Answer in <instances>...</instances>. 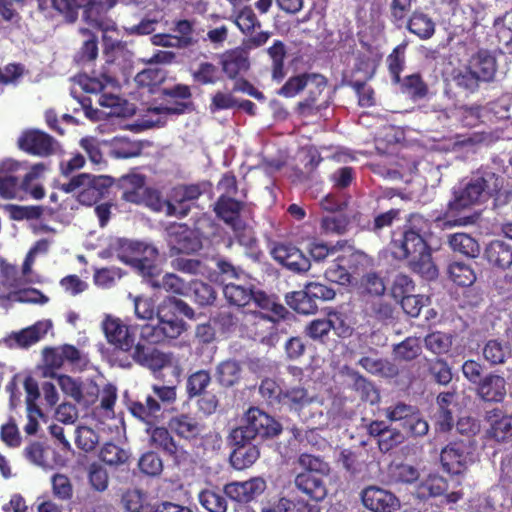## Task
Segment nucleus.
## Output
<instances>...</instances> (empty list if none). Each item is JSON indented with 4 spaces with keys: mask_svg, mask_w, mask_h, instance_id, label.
Here are the masks:
<instances>
[{
    "mask_svg": "<svg viewBox=\"0 0 512 512\" xmlns=\"http://www.w3.org/2000/svg\"><path fill=\"white\" fill-rule=\"evenodd\" d=\"M504 178L488 167H482L473 173L469 181L455 189L454 198L449 202V210L459 211L475 204H480L495 197L496 203H503L502 193Z\"/></svg>",
    "mask_w": 512,
    "mask_h": 512,
    "instance_id": "1",
    "label": "nucleus"
},
{
    "mask_svg": "<svg viewBox=\"0 0 512 512\" xmlns=\"http://www.w3.org/2000/svg\"><path fill=\"white\" fill-rule=\"evenodd\" d=\"M393 256L398 260H406L414 272L427 279L437 277L438 270L431 257V250L423 236L416 230H404L391 243Z\"/></svg>",
    "mask_w": 512,
    "mask_h": 512,
    "instance_id": "2",
    "label": "nucleus"
},
{
    "mask_svg": "<svg viewBox=\"0 0 512 512\" xmlns=\"http://www.w3.org/2000/svg\"><path fill=\"white\" fill-rule=\"evenodd\" d=\"M281 425L270 415L256 407L245 413L242 424L230 433L232 444H249L251 441L263 440L277 436Z\"/></svg>",
    "mask_w": 512,
    "mask_h": 512,
    "instance_id": "3",
    "label": "nucleus"
},
{
    "mask_svg": "<svg viewBox=\"0 0 512 512\" xmlns=\"http://www.w3.org/2000/svg\"><path fill=\"white\" fill-rule=\"evenodd\" d=\"M281 405L297 413L303 421L311 425L323 426L328 422L322 400L316 395H310L302 386L286 389L281 396Z\"/></svg>",
    "mask_w": 512,
    "mask_h": 512,
    "instance_id": "4",
    "label": "nucleus"
},
{
    "mask_svg": "<svg viewBox=\"0 0 512 512\" xmlns=\"http://www.w3.org/2000/svg\"><path fill=\"white\" fill-rule=\"evenodd\" d=\"M306 87L309 89V96L298 103V112L304 116L312 115L319 110L316 105L317 97L326 87V79L320 74L304 73L289 78L281 87L278 94L291 98L299 94Z\"/></svg>",
    "mask_w": 512,
    "mask_h": 512,
    "instance_id": "5",
    "label": "nucleus"
},
{
    "mask_svg": "<svg viewBox=\"0 0 512 512\" xmlns=\"http://www.w3.org/2000/svg\"><path fill=\"white\" fill-rule=\"evenodd\" d=\"M117 257L122 262L136 268L141 274L152 276L157 249L144 242L121 240Z\"/></svg>",
    "mask_w": 512,
    "mask_h": 512,
    "instance_id": "6",
    "label": "nucleus"
},
{
    "mask_svg": "<svg viewBox=\"0 0 512 512\" xmlns=\"http://www.w3.org/2000/svg\"><path fill=\"white\" fill-rule=\"evenodd\" d=\"M79 82L82 88L88 93H102L99 98V104L101 106L116 107L119 105V97L112 93L104 92L106 89L114 90L118 87L114 69L104 68L99 75L81 77Z\"/></svg>",
    "mask_w": 512,
    "mask_h": 512,
    "instance_id": "7",
    "label": "nucleus"
},
{
    "mask_svg": "<svg viewBox=\"0 0 512 512\" xmlns=\"http://www.w3.org/2000/svg\"><path fill=\"white\" fill-rule=\"evenodd\" d=\"M244 325L248 335L262 344L272 347L278 342V330L275 319L263 312H247Z\"/></svg>",
    "mask_w": 512,
    "mask_h": 512,
    "instance_id": "8",
    "label": "nucleus"
},
{
    "mask_svg": "<svg viewBox=\"0 0 512 512\" xmlns=\"http://www.w3.org/2000/svg\"><path fill=\"white\" fill-rule=\"evenodd\" d=\"M166 241L171 255L191 254L201 249L202 243L195 231L185 224H173L166 229Z\"/></svg>",
    "mask_w": 512,
    "mask_h": 512,
    "instance_id": "9",
    "label": "nucleus"
},
{
    "mask_svg": "<svg viewBox=\"0 0 512 512\" xmlns=\"http://www.w3.org/2000/svg\"><path fill=\"white\" fill-rule=\"evenodd\" d=\"M18 146L21 150L40 157L53 155L60 150L58 141L38 129L24 131L18 139Z\"/></svg>",
    "mask_w": 512,
    "mask_h": 512,
    "instance_id": "10",
    "label": "nucleus"
},
{
    "mask_svg": "<svg viewBox=\"0 0 512 512\" xmlns=\"http://www.w3.org/2000/svg\"><path fill=\"white\" fill-rule=\"evenodd\" d=\"M101 327L109 344L124 352L132 350L135 332L131 326L125 324L120 318L106 315Z\"/></svg>",
    "mask_w": 512,
    "mask_h": 512,
    "instance_id": "11",
    "label": "nucleus"
},
{
    "mask_svg": "<svg viewBox=\"0 0 512 512\" xmlns=\"http://www.w3.org/2000/svg\"><path fill=\"white\" fill-rule=\"evenodd\" d=\"M440 461L447 473L461 475L466 471L472 459L464 443L453 442L442 449Z\"/></svg>",
    "mask_w": 512,
    "mask_h": 512,
    "instance_id": "12",
    "label": "nucleus"
},
{
    "mask_svg": "<svg viewBox=\"0 0 512 512\" xmlns=\"http://www.w3.org/2000/svg\"><path fill=\"white\" fill-rule=\"evenodd\" d=\"M266 489V481L262 477H253L246 481H234L224 486L223 492L233 501L249 503L260 496Z\"/></svg>",
    "mask_w": 512,
    "mask_h": 512,
    "instance_id": "13",
    "label": "nucleus"
},
{
    "mask_svg": "<svg viewBox=\"0 0 512 512\" xmlns=\"http://www.w3.org/2000/svg\"><path fill=\"white\" fill-rule=\"evenodd\" d=\"M484 420L488 425L486 435L489 439L499 443L512 440V415L494 408L485 413Z\"/></svg>",
    "mask_w": 512,
    "mask_h": 512,
    "instance_id": "14",
    "label": "nucleus"
},
{
    "mask_svg": "<svg viewBox=\"0 0 512 512\" xmlns=\"http://www.w3.org/2000/svg\"><path fill=\"white\" fill-rule=\"evenodd\" d=\"M361 499L364 506L374 512H394L400 507V501L393 493L377 486L365 488Z\"/></svg>",
    "mask_w": 512,
    "mask_h": 512,
    "instance_id": "15",
    "label": "nucleus"
},
{
    "mask_svg": "<svg viewBox=\"0 0 512 512\" xmlns=\"http://www.w3.org/2000/svg\"><path fill=\"white\" fill-rule=\"evenodd\" d=\"M131 352L132 359L139 365L151 370H161L172 363V354L160 351L157 348L146 346L141 341L134 346Z\"/></svg>",
    "mask_w": 512,
    "mask_h": 512,
    "instance_id": "16",
    "label": "nucleus"
},
{
    "mask_svg": "<svg viewBox=\"0 0 512 512\" xmlns=\"http://www.w3.org/2000/svg\"><path fill=\"white\" fill-rule=\"evenodd\" d=\"M272 257L281 265L297 273L309 270L310 260L296 247L277 244L271 251Z\"/></svg>",
    "mask_w": 512,
    "mask_h": 512,
    "instance_id": "17",
    "label": "nucleus"
},
{
    "mask_svg": "<svg viewBox=\"0 0 512 512\" xmlns=\"http://www.w3.org/2000/svg\"><path fill=\"white\" fill-rule=\"evenodd\" d=\"M87 179L81 183L77 199L79 203L87 206L95 204L111 186L112 180L108 176H94L86 173Z\"/></svg>",
    "mask_w": 512,
    "mask_h": 512,
    "instance_id": "18",
    "label": "nucleus"
},
{
    "mask_svg": "<svg viewBox=\"0 0 512 512\" xmlns=\"http://www.w3.org/2000/svg\"><path fill=\"white\" fill-rule=\"evenodd\" d=\"M220 65L228 78L235 79L250 68L248 51L241 47L227 50L220 55Z\"/></svg>",
    "mask_w": 512,
    "mask_h": 512,
    "instance_id": "19",
    "label": "nucleus"
},
{
    "mask_svg": "<svg viewBox=\"0 0 512 512\" xmlns=\"http://www.w3.org/2000/svg\"><path fill=\"white\" fill-rule=\"evenodd\" d=\"M151 441L155 446L171 456L177 464L185 463L189 460V453L176 444L166 428H153L151 431Z\"/></svg>",
    "mask_w": 512,
    "mask_h": 512,
    "instance_id": "20",
    "label": "nucleus"
},
{
    "mask_svg": "<svg viewBox=\"0 0 512 512\" xmlns=\"http://www.w3.org/2000/svg\"><path fill=\"white\" fill-rule=\"evenodd\" d=\"M131 414L148 425L147 432L156 424L162 415L161 404L152 395L145 401H134L129 405Z\"/></svg>",
    "mask_w": 512,
    "mask_h": 512,
    "instance_id": "21",
    "label": "nucleus"
},
{
    "mask_svg": "<svg viewBox=\"0 0 512 512\" xmlns=\"http://www.w3.org/2000/svg\"><path fill=\"white\" fill-rule=\"evenodd\" d=\"M326 475L303 472L296 476L295 485L303 493L315 501L323 500L327 495L324 481Z\"/></svg>",
    "mask_w": 512,
    "mask_h": 512,
    "instance_id": "22",
    "label": "nucleus"
},
{
    "mask_svg": "<svg viewBox=\"0 0 512 512\" xmlns=\"http://www.w3.org/2000/svg\"><path fill=\"white\" fill-rule=\"evenodd\" d=\"M506 380L496 374H489L478 384L477 394L488 402H502L506 396Z\"/></svg>",
    "mask_w": 512,
    "mask_h": 512,
    "instance_id": "23",
    "label": "nucleus"
},
{
    "mask_svg": "<svg viewBox=\"0 0 512 512\" xmlns=\"http://www.w3.org/2000/svg\"><path fill=\"white\" fill-rule=\"evenodd\" d=\"M51 328L52 322L50 320L38 321L32 326L12 333L10 339L13 340L18 347L27 348L43 339Z\"/></svg>",
    "mask_w": 512,
    "mask_h": 512,
    "instance_id": "24",
    "label": "nucleus"
},
{
    "mask_svg": "<svg viewBox=\"0 0 512 512\" xmlns=\"http://www.w3.org/2000/svg\"><path fill=\"white\" fill-rule=\"evenodd\" d=\"M202 192L199 184L178 185L171 190L169 198L175 210L184 209L186 216L191 209V202L198 199Z\"/></svg>",
    "mask_w": 512,
    "mask_h": 512,
    "instance_id": "25",
    "label": "nucleus"
},
{
    "mask_svg": "<svg viewBox=\"0 0 512 512\" xmlns=\"http://www.w3.org/2000/svg\"><path fill=\"white\" fill-rule=\"evenodd\" d=\"M231 228L235 240L245 248L247 255L254 260L259 259L261 251L253 228L243 221L234 222Z\"/></svg>",
    "mask_w": 512,
    "mask_h": 512,
    "instance_id": "26",
    "label": "nucleus"
},
{
    "mask_svg": "<svg viewBox=\"0 0 512 512\" xmlns=\"http://www.w3.org/2000/svg\"><path fill=\"white\" fill-rule=\"evenodd\" d=\"M102 0H84L83 4L78 7L85 6V19L93 27L104 32L115 30V22L110 18L102 15L100 11L103 9Z\"/></svg>",
    "mask_w": 512,
    "mask_h": 512,
    "instance_id": "27",
    "label": "nucleus"
},
{
    "mask_svg": "<svg viewBox=\"0 0 512 512\" xmlns=\"http://www.w3.org/2000/svg\"><path fill=\"white\" fill-rule=\"evenodd\" d=\"M169 428L184 439L196 438L203 431L202 424L195 417L187 414L172 417L169 421Z\"/></svg>",
    "mask_w": 512,
    "mask_h": 512,
    "instance_id": "28",
    "label": "nucleus"
},
{
    "mask_svg": "<svg viewBox=\"0 0 512 512\" xmlns=\"http://www.w3.org/2000/svg\"><path fill=\"white\" fill-rule=\"evenodd\" d=\"M340 251H342L340 260L345 261L348 270H350V276L352 274H359L373 266V259L370 256L361 250L355 249L347 241L344 248L340 249Z\"/></svg>",
    "mask_w": 512,
    "mask_h": 512,
    "instance_id": "29",
    "label": "nucleus"
},
{
    "mask_svg": "<svg viewBox=\"0 0 512 512\" xmlns=\"http://www.w3.org/2000/svg\"><path fill=\"white\" fill-rule=\"evenodd\" d=\"M485 257L491 265L507 269L512 265V245L502 240H494L486 247Z\"/></svg>",
    "mask_w": 512,
    "mask_h": 512,
    "instance_id": "30",
    "label": "nucleus"
},
{
    "mask_svg": "<svg viewBox=\"0 0 512 512\" xmlns=\"http://www.w3.org/2000/svg\"><path fill=\"white\" fill-rule=\"evenodd\" d=\"M19 164L6 160L0 164V196L6 199L15 198L18 193V179L11 172L18 169Z\"/></svg>",
    "mask_w": 512,
    "mask_h": 512,
    "instance_id": "31",
    "label": "nucleus"
},
{
    "mask_svg": "<svg viewBox=\"0 0 512 512\" xmlns=\"http://www.w3.org/2000/svg\"><path fill=\"white\" fill-rule=\"evenodd\" d=\"M470 68L480 81H490L496 72V62L487 51H479L472 58Z\"/></svg>",
    "mask_w": 512,
    "mask_h": 512,
    "instance_id": "32",
    "label": "nucleus"
},
{
    "mask_svg": "<svg viewBox=\"0 0 512 512\" xmlns=\"http://www.w3.org/2000/svg\"><path fill=\"white\" fill-rule=\"evenodd\" d=\"M407 29L420 39L427 40L435 33V23L427 14L415 11L407 22Z\"/></svg>",
    "mask_w": 512,
    "mask_h": 512,
    "instance_id": "33",
    "label": "nucleus"
},
{
    "mask_svg": "<svg viewBox=\"0 0 512 512\" xmlns=\"http://www.w3.org/2000/svg\"><path fill=\"white\" fill-rule=\"evenodd\" d=\"M236 446L230 455L231 465L237 470L250 467L259 458V449L256 445L233 444Z\"/></svg>",
    "mask_w": 512,
    "mask_h": 512,
    "instance_id": "34",
    "label": "nucleus"
},
{
    "mask_svg": "<svg viewBox=\"0 0 512 512\" xmlns=\"http://www.w3.org/2000/svg\"><path fill=\"white\" fill-rule=\"evenodd\" d=\"M228 20L233 22L237 28L245 35H251L256 28L261 26L256 14L250 6H243L235 10Z\"/></svg>",
    "mask_w": 512,
    "mask_h": 512,
    "instance_id": "35",
    "label": "nucleus"
},
{
    "mask_svg": "<svg viewBox=\"0 0 512 512\" xmlns=\"http://www.w3.org/2000/svg\"><path fill=\"white\" fill-rule=\"evenodd\" d=\"M157 321L165 342L178 338L186 330L185 322L175 315H166L159 311Z\"/></svg>",
    "mask_w": 512,
    "mask_h": 512,
    "instance_id": "36",
    "label": "nucleus"
},
{
    "mask_svg": "<svg viewBox=\"0 0 512 512\" xmlns=\"http://www.w3.org/2000/svg\"><path fill=\"white\" fill-rule=\"evenodd\" d=\"M482 353L491 365H500L511 355V347L507 342L492 339L485 343Z\"/></svg>",
    "mask_w": 512,
    "mask_h": 512,
    "instance_id": "37",
    "label": "nucleus"
},
{
    "mask_svg": "<svg viewBox=\"0 0 512 512\" xmlns=\"http://www.w3.org/2000/svg\"><path fill=\"white\" fill-rule=\"evenodd\" d=\"M242 204L231 197L220 196L215 204V212L225 223L233 226L234 222L242 221L239 212Z\"/></svg>",
    "mask_w": 512,
    "mask_h": 512,
    "instance_id": "38",
    "label": "nucleus"
},
{
    "mask_svg": "<svg viewBox=\"0 0 512 512\" xmlns=\"http://www.w3.org/2000/svg\"><path fill=\"white\" fill-rule=\"evenodd\" d=\"M148 282L154 289H162L178 295H184L187 291L185 281L173 273H166L161 278L152 275Z\"/></svg>",
    "mask_w": 512,
    "mask_h": 512,
    "instance_id": "39",
    "label": "nucleus"
},
{
    "mask_svg": "<svg viewBox=\"0 0 512 512\" xmlns=\"http://www.w3.org/2000/svg\"><path fill=\"white\" fill-rule=\"evenodd\" d=\"M225 493L217 489H204L199 492L198 500L208 512H226L228 503Z\"/></svg>",
    "mask_w": 512,
    "mask_h": 512,
    "instance_id": "40",
    "label": "nucleus"
},
{
    "mask_svg": "<svg viewBox=\"0 0 512 512\" xmlns=\"http://www.w3.org/2000/svg\"><path fill=\"white\" fill-rule=\"evenodd\" d=\"M449 245L455 252L475 258L480 252L477 241L466 233H455L449 236Z\"/></svg>",
    "mask_w": 512,
    "mask_h": 512,
    "instance_id": "41",
    "label": "nucleus"
},
{
    "mask_svg": "<svg viewBox=\"0 0 512 512\" xmlns=\"http://www.w3.org/2000/svg\"><path fill=\"white\" fill-rule=\"evenodd\" d=\"M286 301L291 308L301 314H313L318 309L317 302L314 298L310 297V293L306 288L288 294Z\"/></svg>",
    "mask_w": 512,
    "mask_h": 512,
    "instance_id": "42",
    "label": "nucleus"
},
{
    "mask_svg": "<svg viewBox=\"0 0 512 512\" xmlns=\"http://www.w3.org/2000/svg\"><path fill=\"white\" fill-rule=\"evenodd\" d=\"M142 148L143 147L140 142L131 141L122 137H115L110 142V154L117 159L139 156Z\"/></svg>",
    "mask_w": 512,
    "mask_h": 512,
    "instance_id": "43",
    "label": "nucleus"
},
{
    "mask_svg": "<svg viewBox=\"0 0 512 512\" xmlns=\"http://www.w3.org/2000/svg\"><path fill=\"white\" fill-rule=\"evenodd\" d=\"M446 490V480L440 475L431 474L419 483L416 494L419 498L436 497Z\"/></svg>",
    "mask_w": 512,
    "mask_h": 512,
    "instance_id": "44",
    "label": "nucleus"
},
{
    "mask_svg": "<svg viewBox=\"0 0 512 512\" xmlns=\"http://www.w3.org/2000/svg\"><path fill=\"white\" fill-rule=\"evenodd\" d=\"M223 294L229 303L245 306L251 302L253 290L250 287L228 282L223 287Z\"/></svg>",
    "mask_w": 512,
    "mask_h": 512,
    "instance_id": "45",
    "label": "nucleus"
},
{
    "mask_svg": "<svg viewBox=\"0 0 512 512\" xmlns=\"http://www.w3.org/2000/svg\"><path fill=\"white\" fill-rule=\"evenodd\" d=\"M145 185V177L138 173H131L120 178V186L123 189V197L130 202H137L138 192Z\"/></svg>",
    "mask_w": 512,
    "mask_h": 512,
    "instance_id": "46",
    "label": "nucleus"
},
{
    "mask_svg": "<svg viewBox=\"0 0 512 512\" xmlns=\"http://www.w3.org/2000/svg\"><path fill=\"white\" fill-rule=\"evenodd\" d=\"M272 60V77L276 81H281L285 76L284 59L286 56V47L284 43L277 40L267 50Z\"/></svg>",
    "mask_w": 512,
    "mask_h": 512,
    "instance_id": "47",
    "label": "nucleus"
},
{
    "mask_svg": "<svg viewBox=\"0 0 512 512\" xmlns=\"http://www.w3.org/2000/svg\"><path fill=\"white\" fill-rule=\"evenodd\" d=\"M215 376L222 386L230 387L240 377V366L233 360L224 361L217 366Z\"/></svg>",
    "mask_w": 512,
    "mask_h": 512,
    "instance_id": "48",
    "label": "nucleus"
},
{
    "mask_svg": "<svg viewBox=\"0 0 512 512\" xmlns=\"http://www.w3.org/2000/svg\"><path fill=\"white\" fill-rule=\"evenodd\" d=\"M425 347L436 355L447 353L452 346V336L443 332H432L424 338Z\"/></svg>",
    "mask_w": 512,
    "mask_h": 512,
    "instance_id": "49",
    "label": "nucleus"
},
{
    "mask_svg": "<svg viewBox=\"0 0 512 512\" xmlns=\"http://www.w3.org/2000/svg\"><path fill=\"white\" fill-rule=\"evenodd\" d=\"M325 277L327 280L340 285L350 283V270H348L345 261L340 260V255L325 270Z\"/></svg>",
    "mask_w": 512,
    "mask_h": 512,
    "instance_id": "50",
    "label": "nucleus"
},
{
    "mask_svg": "<svg viewBox=\"0 0 512 512\" xmlns=\"http://www.w3.org/2000/svg\"><path fill=\"white\" fill-rule=\"evenodd\" d=\"M448 271L451 280L459 286H470L476 279L474 271L464 263L454 262Z\"/></svg>",
    "mask_w": 512,
    "mask_h": 512,
    "instance_id": "51",
    "label": "nucleus"
},
{
    "mask_svg": "<svg viewBox=\"0 0 512 512\" xmlns=\"http://www.w3.org/2000/svg\"><path fill=\"white\" fill-rule=\"evenodd\" d=\"M393 351L395 356L401 360H413L421 353L420 340L416 337H408L395 345Z\"/></svg>",
    "mask_w": 512,
    "mask_h": 512,
    "instance_id": "52",
    "label": "nucleus"
},
{
    "mask_svg": "<svg viewBox=\"0 0 512 512\" xmlns=\"http://www.w3.org/2000/svg\"><path fill=\"white\" fill-rule=\"evenodd\" d=\"M99 457L108 465L118 466L128 460L129 454L119 446L113 443H107L101 448Z\"/></svg>",
    "mask_w": 512,
    "mask_h": 512,
    "instance_id": "53",
    "label": "nucleus"
},
{
    "mask_svg": "<svg viewBox=\"0 0 512 512\" xmlns=\"http://www.w3.org/2000/svg\"><path fill=\"white\" fill-rule=\"evenodd\" d=\"M389 476L396 483H412L419 478V472L412 465L401 463L390 467Z\"/></svg>",
    "mask_w": 512,
    "mask_h": 512,
    "instance_id": "54",
    "label": "nucleus"
},
{
    "mask_svg": "<svg viewBox=\"0 0 512 512\" xmlns=\"http://www.w3.org/2000/svg\"><path fill=\"white\" fill-rule=\"evenodd\" d=\"M99 442L96 432L87 427L79 426L75 429V444L85 452L92 451Z\"/></svg>",
    "mask_w": 512,
    "mask_h": 512,
    "instance_id": "55",
    "label": "nucleus"
},
{
    "mask_svg": "<svg viewBox=\"0 0 512 512\" xmlns=\"http://www.w3.org/2000/svg\"><path fill=\"white\" fill-rule=\"evenodd\" d=\"M211 381L210 374L205 370H199L191 374L187 379L186 390L189 397L199 396L207 388Z\"/></svg>",
    "mask_w": 512,
    "mask_h": 512,
    "instance_id": "56",
    "label": "nucleus"
},
{
    "mask_svg": "<svg viewBox=\"0 0 512 512\" xmlns=\"http://www.w3.org/2000/svg\"><path fill=\"white\" fill-rule=\"evenodd\" d=\"M44 170V165H35L30 172H28L21 184L22 189L29 193L34 199H41L44 196V189L39 184H34L33 181Z\"/></svg>",
    "mask_w": 512,
    "mask_h": 512,
    "instance_id": "57",
    "label": "nucleus"
},
{
    "mask_svg": "<svg viewBox=\"0 0 512 512\" xmlns=\"http://www.w3.org/2000/svg\"><path fill=\"white\" fill-rule=\"evenodd\" d=\"M405 45H398L387 57L389 72L395 83L400 82V73L405 63Z\"/></svg>",
    "mask_w": 512,
    "mask_h": 512,
    "instance_id": "58",
    "label": "nucleus"
},
{
    "mask_svg": "<svg viewBox=\"0 0 512 512\" xmlns=\"http://www.w3.org/2000/svg\"><path fill=\"white\" fill-rule=\"evenodd\" d=\"M348 219L340 215H328L321 219V231L324 234H344L347 230Z\"/></svg>",
    "mask_w": 512,
    "mask_h": 512,
    "instance_id": "59",
    "label": "nucleus"
},
{
    "mask_svg": "<svg viewBox=\"0 0 512 512\" xmlns=\"http://www.w3.org/2000/svg\"><path fill=\"white\" fill-rule=\"evenodd\" d=\"M172 267L192 275H205L207 273L206 265L198 259L179 257L172 261Z\"/></svg>",
    "mask_w": 512,
    "mask_h": 512,
    "instance_id": "60",
    "label": "nucleus"
},
{
    "mask_svg": "<svg viewBox=\"0 0 512 512\" xmlns=\"http://www.w3.org/2000/svg\"><path fill=\"white\" fill-rule=\"evenodd\" d=\"M257 307L264 311L272 312L275 316L283 317L286 309L284 306L277 304L270 296L262 291H253L251 299Z\"/></svg>",
    "mask_w": 512,
    "mask_h": 512,
    "instance_id": "61",
    "label": "nucleus"
},
{
    "mask_svg": "<svg viewBox=\"0 0 512 512\" xmlns=\"http://www.w3.org/2000/svg\"><path fill=\"white\" fill-rule=\"evenodd\" d=\"M429 372L435 382L440 385H447L452 380V372L448 363L443 359H434L429 364Z\"/></svg>",
    "mask_w": 512,
    "mask_h": 512,
    "instance_id": "62",
    "label": "nucleus"
},
{
    "mask_svg": "<svg viewBox=\"0 0 512 512\" xmlns=\"http://www.w3.org/2000/svg\"><path fill=\"white\" fill-rule=\"evenodd\" d=\"M174 36L180 44V49L188 48L196 43L193 37V23L188 20H179L175 23Z\"/></svg>",
    "mask_w": 512,
    "mask_h": 512,
    "instance_id": "63",
    "label": "nucleus"
},
{
    "mask_svg": "<svg viewBox=\"0 0 512 512\" xmlns=\"http://www.w3.org/2000/svg\"><path fill=\"white\" fill-rule=\"evenodd\" d=\"M355 390L363 401L375 404L379 401L380 395L375 386L362 376H357L354 382Z\"/></svg>",
    "mask_w": 512,
    "mask_h": 512,
    "instance_id": "64",
    "label": "nucleus"
}]
</instances>
